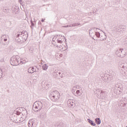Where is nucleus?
<instances>
[{
    "mask_svg": "<svg viewBox=\"0 0 127 127\" xmlns=\"http://www.w3.org/2000/svg\"><path fill=\"white\" fill-rule=\"evenodd\" d=\"M50 98L53 102H56L58 100H59L60 98V94L57 91H53L51 93Z\"/></svg>",
    "mask_w": 127,
    "mask_h": 127,
    "instance_id": "obj_2",
    "label": "nucleus"
},
{
    "mask_svg": "<svg viewBox=\"0 0 127 127\" xmlns=\"http://www.w3.org/2000/svg\"><path fill=\"white\" fill-rule=\"evenodd\" d=\"M59 43H62V41H58Z\"/></svg>",
    "mask_w": 127,
    "mask_h": 127,
    "instance_id": "obj_20",
    "label": "nucleus"
},
{
    "mask_svg": "<svg viewBox=\"0 0 127 127\" xmlns=\"http://www.w3.org/2000/svg\"><path fill=\"white\" fill-rule=\"evenodd\" d=\"M7 39H4V41H7Z\"/></svg>",
    "mask_w": 127,
    "mask_h": 127,
    "instance_id": "obj_21",
    "label": "nucleus"
},
{
    "mask_svg": "<svg viewBox=\"0 0 127 127\" xmlns=\"http://www.w3.org/2000/svg\"><path fill=\"white\" fill-rule=\"evenodd\" d=\"M28 73H33L34 72V68L30 67L28 69Z\"/></svg>",
    "mask_w": 127,
    "mask_h": 127,
    "instance_id": "obj_11",
    "label": "nucleus"
},
{
    "mask_svg": "<svg viewBox=\"0 0 127 127\" xmlns=\"http://www.w3.org/2000/svg\"><path fill=\"white\" fill-rule=\"evenodd\" d=\"M43 68L44 70H46L47 69V65L45 64L43 66Z\"/></svg>",
    "mask_w": 127,
    "mask_h": 127,
    "instance_id": "obj_14",
    "label": "nucleus"
},
{
    "mask_svg": "<svg viewBox=\"0 0 127 127\" xmlns=\"http://www.w3.org/2000/svg\"><path fill=\"white\" fill-rule=\"evenodd\" d=\"M19 60V56H14L11 58L10 64H11V65H12V66H17V65H18Z\"/></svg>",
    "mask_w": 127,
    "mask_h": 127,
    "instance_id": "obj_4",
    "label": "nucleus"
},
{
    "mask_svg": "<svg viewBox=\"0 0 127 127\" xmlns=\"http://www.w3.org/2000/svg\"><path fill=\"white\" fill-rule=\"evenodd\" d=\"M122 87V84L120 83H117L115 85V89H117V91H119V92H121L122 91H123Z\"/></svg>",
    "mask_w": 127,
    "mask_h": 127,
    "instance_id": "obj_8",
    "label": "nucleus"
},
{
    "mask_svg": "<svg viewBox=\"0 0 127 127\" xmlns=\"http://www.w3.org/2000/svg\"><path fill=\"white\" fill-rule=\"evenodd\" d=\"M96 29H98V28H96Z\"/></svg>",
    "mask_w": 127,
    "mask_h": 127,
    "instance_id": "obj_24",
    "label": "nucleus"
},
{
    "mask_svg": "<svg viewBox=\"0 0 127 127\" xmlns=\"http://www.w3.org/2000/svg\"><path fill=\"white\" fill-rule=\"evenodd\" d=\"M41 108H42V103L40 101L35 102L33 105V109L36 112L39 111Z\"/></svg>",
    "mask_w": 127,
    "mask_h": 127,
    "instance_id": "obj_6",
    "label": "nucleus"
},
{
    "mask_svg": "<svg viewBox=\"0 0 127 127\" xmlns=\"http://www.w3.org/2000/svg\"><path fill=\"white\" fill-rule=\"evenodd\" d=\"M120 74L122 76H126V75H127V73H126V71H125V70H124V69H120Z\"/></svg>",
    "mask_w": 127,
    "mask_h": 127,
    "instance_id": "obj_10",
    "label": "nucleus"
},
{
    "mask_svg": "<svg viewBox=\"0 0 127 127\" xmlns=\"http://www.w3.org/2000/svg\"><path fill=\"white\" fill-rule=\"evenodd\" d=\"M1 69H0V78H1Z\"/></svg>",
    "mask_w": 127,
    "mask_h": 127,
    "instance_id": "obj_17",
    "label": "nucleus"
},
{
    "mask_svg": "<svg viewBox=\"0 0 127 127\" xmlns=\"http://www.w3.org/2000/svg\"><path fill=\"white\" fill-rule=\"evenodd\" d=\"M99 38H100V41H105L107 39V35L103 32V34H101Z\"/></svg>",
    "mask_w": 127,
    "mask_h": 127,
    "instance_id": "obj_7",
    "label": "nucleus"
},
{
    "mask_svg": "<svg viewBox=\"0 0 127 127\" xmlns=\"http://www.w3.org/2000/svg\"><path fill=\"white\" fill-rule=\"evenodd\" d=\"M88 123H89V124H90V125H91V126H93V127H95V126H96V123H94V122L92 120H91V119H88L87 120Z\"/></svg>",
    "mask_w": 127,
    "mask_h": 127,
    "instance_id": "obj_9",
    "label": "nucleus"
},
{
    "mask_svg": "<svg viewBox=\"0 0 127 127\" xmlns=\"http://www.w3.org/2000/svg\"><path fill=\"white\" fill-rule=\"evenodd\" d=\"M79 93H80V91L77 90L76 91V93H74V94H75V96H77V95H79Z\"/></svg>",
    "mask_w": 127,
    "mask_h": 127,
    "instance_id": "obj_15",
    "label": "nucleus"
},
{
    "mask_svg": "<svg viewBox=\"0 0 127 127\" xmlns=\"http://www.w3.org/2000/svg\"><path fill=\"white\" fill-rule=\"evenodd\" d=\"M116 55H117L118 57H120L123 58L126 56V52H125V50L123 48H119L117 49L115 52Z\"/></svg>",
    "mask_w": 127,
    "mask_h": 127,
    "instance_id": "obj_5",
    "label": "nucleus"
},
{
    "mask_svg": "<svg viewBox=\"0 0 127 127\" xmlns=\"http://www.w3.org/2000/svg\"><path fill=\"white\" fill-rule=\"evenodd\" d=\"M21 62H22V63H23V64H24L25 63H26V61H21Z\"/></svg>",
    "mask_w": 127,
    "mask_h": 127,
    "instance_id": "obj_16",
    "label": "nucleus"
},
{
    "mask_svg": "<svg viewBox=\"0 0 127 127\" xmlns=\"http://www.w3.org/2000/svg\"><path fill=\"white\" fill-rule=\"evenodd\" d=\"M95 29H96V28H92L89 30V35L91 37L94 39V40H97V37L99 38L100 36H101V34L100 32H95Z\"/></svg>",
    "mask_w": 127,
    "mask_h": 127,
    "instance_id": "obj_1",
    "label": "nucleus"
},
{
    "mask_svg": "<svg viewBox=\"0 0 127 127\" xmlns=\"http://www.w3.org/2000/svg\"><path fill=\"white\" fill-rule=\"evenodd\" d=\"M95 123L97 125H101V119L100 118H96L95 119Z\"/></svg>",
    "mask_w": 127,
    "mask_h": 127,
    "instance_id": "obj_12",
    "label": "nucleus"
},
{
    "mask_svg": "<svg viewBox=\"0 0 127 127\" xmlns=\"http://www.w3.org/2000/svg\"><path fill=\"white\" fill-rule=\"evenodd\" d=\"M125 45L127 46V41H125Z\"/></svg>",
    "mask_w": 127,
    "mask_h": 127,
    "instance_id": "obj_19",
    "label": "nucleus"
},
{
    "mask_svg": "<svg viewBox=\"0 0 127 127\" xmlns=\"http://www.w3.org/2000/svg\"><path fill=\"white\" fill-rule=\"evenodd\" d=\"M42 21L43 22V21H44V20H42Z\"/></svg>",
    "mask_w": 127,
    "mask_h": 127,
    "instance_id": "obj_23",
    "label": "nucleus"
},
{
    "mask_svg": "<svg viewBox=\"0 0 127 127\" xmlns=\"http://www.w3.org/2000/svg\"><path fill=\"white\" fill-rule=\"evenodd\" d=\"M127 106V103H124L123 107H126Z\"/></svg>",
    "mask_w": 127,
    "mask_h": 127,
    "instance_id": "obj_18",
    "label": "nucleus"
},
{
    "mask_svg": "<svg viewBox=\"0 0 127 127\" xmlns=\"http://www.w3.org/2000/svg\"><path fill=\"white\" fill-rule=\"evenodd\" d=\"M126 127H127V126H126Z\"/></svg>",
    "mask_w": 127,
    "mask_h": 127,
    "instance_id": "obj_25",
    "label": "nucleus"
},
{
    "mask_svg": "<svg viewBox=\"0 0 127 127\" xmlns=\"http://www.w3.org/2000/svg\"><path fill=\"white\" fill-rule=\"evenodd\" d=\"M28 125H29V127H30V126H29V125H30V123L29 122V123H28Z\"/></svg>",
    "mask_w": 127,
    "mask_h": 127,
    "instance_id": "obj_22",
    "label": "nucleus"
},
{
    "mask_svg": "<svg viewBox=\"0 0 127 127\" xmlns=\"http://www.w3.org/2000/svg\"><path fill=\"white\" fill-rule=\"evenodd\" d=\"M94 94L99 99H104L106 98L104 95L105 92L100 89H96L95 91H94Z\"/></svg>",
    "mask_w": 127,
    "mask_h": 127,
    "instance_id": "obj_3",
    "label": "nucleus"
},
{
    "mask_svg": "<svg viewBox=\"0 0 127 127\" xmlns=\"http://www.w3.org/2000/svg\"><path fill=\"white\" fill-rule=\"evenodd\" d=\"M120 68H121V69H125V64H119Z\"/></svg>",
    "mask_w": 127,
    "mask_h": 127,
    "instance_id": "obj_13",
    "label": "nucleus"
}]
</instances>
